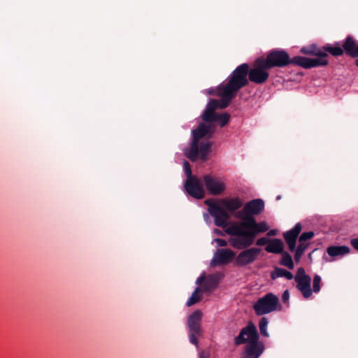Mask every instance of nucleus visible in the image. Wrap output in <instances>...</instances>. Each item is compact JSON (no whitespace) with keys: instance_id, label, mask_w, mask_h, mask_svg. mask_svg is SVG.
<instances>
[{"instance_id":"11","label":"nucleus","mask_w":358,"mask_h":358,"mask_svg":"<svg viewBox=\"0 0 358 358\" xmlns=\"http://www.w3.org/2000/svg\"><path fill=\"white\" fill-rule=\"evenodd\" d=\"M242 250L235 259V264L238 266H245L253 263L261 252L259 248H247Z\"/></svg>"},{"instance_id":"27","label":"nucleus","mask_w":358,"mask_h":358,"mask_svg":"<svg viewBox=\"0 0 358 358\" xmlns=\"http://www.w3.org/2000/svg\"><path fill=\"white\" fill-rule=\"evenodd\" d=\"M282 258L280 261V264L287 267L289 269H293L294 264L291 255L285 251L281 253Z\"/></svg>"},{"instance_id":"4","label":"nucleus","mask_w":358,"mask_h":358,"mask_svg":"<svg viewBox=\"0 0 358 358\" xmlns=\"http://www.w3.org/2000/svg\"><path fill=\"white\" fill-rule=\"evenodd\" d=\"M264 62L270 69L274 67L283 68L293 64L303 69L315 65V62L303 58L302 56H295L290 58L289 54L285 50L273 49L268 52Z\"/></svg>"},{"instance_id":"42","label":"nucleus","mask_w":358,"mask_h":358,"mask_svg":"<svg viewBox=\"0 0 358 358\" xmlns=\"http://www.w3.org/2000/svg\"><path fill=\"white\" fill-rule=\"evenodd\" d=\"M217 88L216 89H214V88H211V89H209L208 90V94H210V95H217Z\"/></svg>"},{"instance_id":"24","label":"nucleus","mask_w":358,"mask_h":358,"mask_svg":"<svg viewBox=\"0 0 358 358\" xmlns=\"http://www.w3.org/2000/svg\"><path fill=\"white\" fill-rule=\"evenodd\" d=\"M284 245L281 239L274 238L269 241L265 250L268 252L274 254H281L283 252Z\"/></svg>"},{"instance_id":"34","label":"nucleus","mask_w":358,"mask_h":358,"mask_svg":"<svg viewBox=\"0 0 358 358\" xmlns=\"http://www.w3.org/2000/svg\"><path fill=\"white\" fill-rule=\"evenodd\" d=\"M313 236V231L303 232L299 237V243H304L305 241L311 239Z\"/></svg>"},{"instance_id":"6","label":"nucleus","mask_w":358,"mask_h":358,"mask_svg":"<svg viewBox=\"0 0 358 358\" xmlns=\"http://www.w3.org/2000/svg\"><path fill=\"white\" fill-rule=\"evenodd\" d=\"M269 67L264 62V57H260L257 58L250 66V72L248 74L249 82L257 85L265 83L269 78Z\"/></svg>"},{"instance_id":"31","label":"nucleus","mask_w":358,"mask_h":358,"mask_svg":"<svg viewBox=\"0 0 358 358\" xmlns=\"http://www.w3.org/2000/svg\"><path fill=\"white\" fill-rule=\"evenodd\" d=\"M268 324V320L266 317H263L260 319L259 322V327L260 333L264 336H268V333L267 331V326Z\"/></svg>"},{"instance_id":"45","label":"nucleus","mask_w":358,"mask_h":358,"mask_svg":"<svg viewBox=\"0 0 358 358\" xmlns=\"http://www.w3.org/2000/svg\"><path fill=\"white\" fill-rule=\"evenodd\" d=\"M276 199H277V200H280L281 199V196H278Z\"/></svg>"},{"instance_id":"14","label":"nucleus","mask_w":358,"mask_h":358,"mask_svg":"<svg viewBox=\"0 0 358 358\" xmlns=\"http://www.w3.org/2000/svg\"><path fill=\"white\" fill-rule=\"evenodd\" d=\"M259 335L255 326L252 323L243 328L238 336L235 338L234 343L236 345H240L245 343L248 341L258 340Z\"/></svg>"},{"instance_id":"5","label":"nucleus","mask_w":358,"mask_h":358,"mask_svg":"<svg viewBox=\"0 0 358 358\" xmlns=\"http://www.w3.org/2000/svg\"><path fill=\"white\" fill-rule=\"evenodd\" d=\"M249 72L250 65L247 63L241 64L228 76L227 83H222L220 85L237 94L241 89L248 85Z\"/></svg>"},{"instance_id":"35","label":"nucleus","mask_w":358,"mask_h":358,"mask_svg":"<svg viewBox=\"0 0 358 358\" xmlns=\"http://www.w3.org/2000/svg\"><path fill=\"white\" fill-rule=\"evenodd\" d=\"M303 277H310L309 275L306 274L305 270L303 268H299L296 272V275L294 276V280H297V278L302 279Z\"/></svg>"},{"instance_id":"37","label":"nucleus","mask_w":358,"mask_h":358,"mask_svg":"<svg viewBox=\"0 0 358 358\" xmlns=\"http://www.w3.org/2000/svg\"><path fill=\"white\" fill-rule=\"evenodd\" d=\"M214 241L217 243V246L219 247H225L227 245V241L224 239L217 238H215Z\"/></svg>"},{"instance_id":"12","label":"nucleus","mask_w":358,"mask_h":358,"mask_svg":"<svg viewBox=\"0 0 358 358\" xmlns=\"http://www.w3.org/2000/svg\"><path fill=\"white\" fill-rule=\"evenodd\" d=\"M264 208V203L261 199H253L248 202L241 211H239L236 217L243 220L245 216H252L259 214Z\"/></svg>"},{"instance_id":"19","label":"nucleus","mask_w":358,"mask_h":358,"mask_svg":"<svg viewBox=\"0 0 358 358\" xmlns=\"http://www.w3.org/2000/svg\"><path fill=\"white\" fill-rule=\"evenodd\" d=\"M301 223H297L293 229L285 232L283 237L290 251L294 252L296 249V243L298 236L301 231Z\"/></svg>"},{"instance_id":"23","label":"nucleus","mask_w":358,"mask_h":358,"mask_svg":"<svg viewBox=\"0 0 358 358\" xmlns=\"http://www.w3.org/2000/svg\"><path fill=\"white\" fill-rule=\"evenodd\" d=\"M350 252V248L346 245H332L327 248V254L332 257H342Z\"/></svg>"},{"instance_id":"43","label":"nucleus","mask_w":358,"mask_h":358,"mask_svg":"<svg viewBox=\"0 0 358 358\" xmlns=\"http://www.w3.org/2000/svg\"><path fill=\"white\" fill-rule=\"evenodd\" d=\"M213 231L217 236H224V232L219 229H215Z\"/></svg>"},{"instance_id":"41","label":"nucleus","mask_w":358,"mask_h":358,"mask_svg":"<svg viewBox=\"0 0 358 358\" xmlns=\"http://www.w3.org/2000/svg\"><path fill=\"white\" fill-rule=\"evenodd\" d=\"M204 280H205V276H204V275H202L197 278L196 283L197 285H201L204 281Z\"/></svg>"},{"instance_id":"18","label":"nucleus","mask_w":358,"mask_h":358,"mask_svg":"<svg viewBox=\"0 0 358 358\" xmlns=\"http://www.w3.org/2000/svg\"><path fill=\"white\" fill-rule=\"evenodd\" d=\"M218 106L219 101L217 100H210L201 115V119L204 122L215 124V118L218 114L215 113V110L218 108Z\"/></svg>"},{"instance_id":"29","label":"nucleus","mask_w":358,"mask_h":358,"mask_svg":"<svg viewBox=\"0 0 358 358\" xmlns=\"http://www.w3.org/2000/svg\"><path fill=\"white\" fill-rule=\"evenodd\" d=\"M308 244L305 243H299V245L297 248L295 249V254H294V259L296 262H299L302 255H303L306 250L308 248Z\"/></svg>"},{"instance_id":"13","label":"nucleus","mask_w":358,"mask_h":358,"mask_svg":"<svg viewBox=\"0 0 358 358\" xmlns=\"http://www.w3.org/2000/svg\"><path fill=\"white\" fill-rule=\"evenodd\" d=\"M184 187L187 193L195 199H201L205 196L201 179L199 180L196 177L187 179Z\"/></svg>"},{"instance_id":"25","label":"nucleus","mask_w":358,"mask_h":358,"mask_svg":"<svg viewBox=\"0 0 358 358\" xmlns=\"http://www.w3.org/2000/svg\"><path fill=\"white\" fill-rule=\"evenodd\" d=\"M281 277H284L287 280H292L294 278V275L290 271H288L285 268L278 266L274 267L273 271L271 272V278L274 280L278 278Z\"/></svg>"},{"instance_id":"3","label":"nucleus","mask_w":358,"mask_h":358,"mask_svg":"<svg viewBox=\"0 0 358 358\" xmlns=\"http://www.w3.org/2000/svg\"><path fill=\"white\" fill-rule=\"evenodd\" d=\"M205 203L208 206V212L214 217V224L219 227L227 226L231 218L229 213H233L243 206L242 200L238 197L223 198L217 201L207 199Z\"/></svg>"},{"instance_id":"20","label":"nucleus","mask_w":358,"mask_h":358,"mask_svg":"<svg viewBox=\"0 0 358 358\" xmlns=\"http://www.w3.org/2000/svg\"><path fill=\"white\" fill-rule=\"evenodd\" d=\"M217 95L221 97V100L218 101V108L223 109L227 108L229 105L231 101L237 95L233 92L228 91L227 88L221 85H218L217 87Z\"/></svg>"},{"instance_id":"40","label":"nucleus","mask_w":358,"mask_h":358,"mask_svg":"<svg viewBox=\"0 0 358 358\" xmlns=\"http://www.w3.org/2000/svg\"><path fill=\"white\" fill-rule=\"evenodd\" d=\"M289 291L285 290L282 295V299L284 302H286L287 301L289 300Z\"/></svg>"},{"instance_id":"38","label":"nucleus","mask_w":358,"mask_h":358,"mask_svg":"<svg viewBox=\"0 0 358 358\" xmlns=\"http://www.w3.org/2000/svg\"><path fill=\"white\" fill-rule=\"evenodd\" d=\"M199 356V358H210V353L208 350H201Z\"/></svg>"},{"instance_id":"16","label":"nucleus","mask_w":358,"mask_h":358,"mask_svg":"<svg viewBox=\"0 0 358 358\" xmlns=\"http://www.w3.org/2000/svg\"><path fill=\"white\" fill-rule=\"evenodd\" d=\"M264 350V346L262 343H259L258 340L250 341L245 347L242 358H259Z\"/></svg>"},{"instance_id":"22","label":"nucleus","mask_w":358,"mask_h":358,"mask_svg":"<svg viewBox=\"0 0 358 358\" xmlns=\"http://www.w3.org/2000/svg\"><path fill=\"white\" fill-rule=\"evenodd\" d=\"M322 52H323L325 54V55L324 56V58L325 59L328 57V54H330L334 57H339L343 55L342 46L341 45L339 42H336L334 44V45L327 43L325 45L322 46Z\"/></svg>"},{"instance_id":"1","label":"nucleus","mask_w":358,"mask_h":358,"mask_svg":"<svg viewBox=\"0 0 358 358\" xmlns=\"http://www.w3.org/2000/svg\"><path fill=\"white\" fill-rule=\"evenodd\" d=\"M268 227L264 222L257 223L253 216H245L243 220L234 223L225 229L230 235L229 243L236 249L250 248L259 233L268 231Z\"/></svg>"},{"instance_id":"28","label":"nucleus","mask_w":358,"mask_h":358,"mask_svg":"<svg viewBox=\"0 0 358 358\" xmlns=\"http://www.w3.org/2000/svg\"><path fill=\"white\" fill-rule=\"evenodd\" d=\"M201 289L200 287H197L195 290L192 294L191 296L187 300L186 305L187 306L189 307L195 303L199 302L201 299V296L200 295Z\"/></svg>"},{"instance_id":"30","label":"nucleus","mask_w":358,"mask_h":358,"mask_svg":"<svg viewBox=\"0 0 358 358\" xmlns=\"http://www.w3.org/2000/svg\"><path fill=\"white\" fill-rule=\"evenodd\" d=\"M230 115L227 113L217 114L215 118V124L217 123L220 127H224L229 121Z\"/></svg>"},{"instance_id":"33","label":"nucleus","mask_w":358,"mask_h":358,"mask_svg":"<svg viewBox=\"0 0 358 358\" xmlns=\"http://www.w3.org/2000/svg\"><path fill=\"white\" fill-rule=\"evenodd\" d=\"M183 168H184L185 173L187 176V179H189V178L195 177L194 176L192 175L191 166L188 162H187V161L184 162Z\"/></svg>"},{"instance_id":"2","label":"nucleus","mask_w":358,"mask_h":358,"mask_svg":"<svg viewBox=\"0 0 358 358\" xmlns=\"http://www.w3.org/2000/svg\"><path fill=\"white\" fill-rule=\"evenodd\" d=\"M215 131V124L200 123L196 129L192 130V140L189 148L184 150L185 155L192 162L198 159L206 162L213 144L208 141L200 142V140L203 138H212Z\"/></svg>"},{"instance_id":"9","label":"nucleus","mask_w":358,"mask_h":358,"mask_svg":"<svg viewBox=\"0 0 358 358\" xmlns=\"http://www.w3.org/2000/svg\"><path fill=\"white\" fill-rule=\"evenodd\" d=\"M322 47H319L316 44H311L301 48L300 52L302 54L317 57L316 58H308L303 57V58L312 60L315 63V65L308 67L307 69L318 66H326L328 65L329 61L327 59L324 58L325 54L322 52Z\"/></svg>"},{"instance_id":"15","label":"nucleus","mask_w":358,"mask_h":358,"mask_svg":"<svg viewBox=\"0 0 358 358\" xmlns=\"http://www.w3.org/2000/svg\"><path fill=\"white\" fill-rule=\"evenodd\" d=\"M235 252L230 249H217L211 260V265H226L235 257Z\"/></svg>"},{"instance_id":"17","label":"nucleus","mask_w":358,"mask_h":358,"mask_svg":"<svg viewBox=\"0 0 358 358\" xmlns=\"http://www.w3.org/2000/svg\"><path fill=\"white\" fill-rule=\"evenodd\" d=\"M342 50L348 56L358 58V41L352 36H348L342 45ZM355 65L358 66V59L355 61Z\"/></svg>"},{"instance_id":"36","label":"nucleus","mask_w":358,"mask_h":358,"mask_svg":"<svg viewBox=\"0 0 358 358\" xmlns=\"http://www.w3.org/2000/svg\"><path fill=\"white\" fill-rule=\"evenodd\" d=\"M268 242H269V240L268 238L263 237V238H259L257 241L256 244L257 245L262 246V245H264L268 243Z\"/></svg>"},{"instance_id":"39","label":"nucleus","mask_w":358,"mask_h":358,"mask_svg":"<svg viewBox=\"0 0 358 358\" xmlns=\"http://www.w3.org/2000/svg\"><path fill=\"white\" fill-rule=\"evenodd\" d=\"M350 243L352 245V246L356 249L357 250H358V238H352L351 241H350Z\"/></svg>"},{"instance_id":"10","label":"nucleus","mask_w":358,"mask_h":358,"mask_svg":"<svg viewBox=\"0 0 358 358\" xmlns=\"http://www.w3.org/2000/svg\"><path fill=\"white\" fill-rule=\"evenodd\" d=\"M201 181L206 190L212 195H220L226 189L224 182L221 178L214 177L212 175L206 174L203 176L201 178Z\"/></svg>"},{"instance_id":"7","label":"nucleus","mask_w":358,"mask_h":358,"mask_svg":"<svg viewBox=\"0 0 358 358\" xmlns=\"http://www.w3.org/2000/svg\"><path fill=\"white\" fill-rule=\"evenodd\" d=\"M202 313L197 310L189 315L187 325L189 331V342L198 347L199 341L197 337L202 335L201 328Z\"/></svg>"},{"instance_id":"21","label":"nucleus","mask_w":358,"mask_h":358,"mask_svg":"<svg viewBox=\"0 0 358 358\" xmlns=\"http://www.w3.org/2000/svg\"><path fill=\"white\" fill-rule=\"evenodd\" d=\"M295 281L297 283L296 287L301 292L303 296L305 299L309 298L313 293L310 288V277H303L302 279L297 278V280Z\"/></svg>"},{"instance_id":"32","label":"nucleus","mask_w":358,"mask_h":358,"mask_svg":"<svg viewBox=\"0 0 358 358\" xmlns=\"http://www.w3.org/2000/svg\"><path fill=\"white\" fill-rule=\"evenodd\" d=\"M321 278L319 275L316 274L313 277V289L315 293H318L320 291Z\"/></svg>"},{"instance_id":"44","label":"nucleus","mask_w":358,"mask_h":358,"mask_svg":"<svg viewBox=\"0 0 358 358\" xmlns=\"http://www.w3.org/2000/svg\"><path fill=\"white\" fill-rule=\"evenodd\" d=\"M268 236H275V235H276V230L271 229V231H268Z\"/></svg>"},{"instance_id":"46","label":"nucleus","mask_w":358,"mask_h":358,"mask_svg":"<svg viewBox=\"0 0 358 358\" xmlns=\"http://www.w3.org/2000/svg\"><path fill=\"white\" fill-rule=\"evenodd\" d=\"M204 216L206 217H208V215L207 214H204Z\"/></svg>"},{"instance_id":"8","label":"nucleus","mask_w":358,"mask_h":358,"mask_svg":"<svg viewBox=\"0 0 358 358\" xmlns=\"http://www.w3.org/2000/svg\"><path fill=\"white\" fill-rule=\"evenodd\" d=\"M279 299L272 293H268L259 298L253 305V309L257 315L270 313L277 309Z\"/></svg>"},{"instance_id":"26","label":"nucleus","mask_w":358,"mask_h":358,"mask_svg":"<svg viewBox=\"0 0 358 358\" xmlns=\"http://www.w3.org/2000/svg\"><path fill=\"white\" fill-rule=\"evenodd\" d=\"M220 279V275L218 273L209 275L205 283V288L206 290H213L217 287Z\"/></svg>"}]
</instances>
